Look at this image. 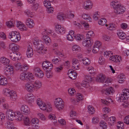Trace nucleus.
Segmentation results:
<instances>
[{
    "instance_id": "57",
    "label": "nucleus",
    "mask_w": 129,
    "mask_h": 129,
    "mask_svg": "<svg viewBox=\"0 0 129 129\" xmlns=\"http://www.w3.org/2000/svg\"><path fill=\"white\" fill-rule=\"evenodd\" d=\"M14 65L16 70H18L22 68V66L20 62H16L14 63Z\"/></svg>"
},
{
    "instance_id": "3",
    "label": "nucleus",
    "mask_w": 129,
    "mask_h": 129,
    "mask_svg": "<svg viewBox=\"0 0 129 129\" xmlns=\"http://www.w3.org/2000/svg\"><path fill=\"white\" fill-rule=\"evenodd\" d=\"M9 38L12 42H17L20 39V36L17 31H14L11 32L9 34Z\"/></svg>"
},
{
    "instance_id": "11",
    "label": "nucleus",
    "mask_w": 129,
    "mask_h": 129,
    "mask_svg": "<svg viewBox=\"0 0 129 129\" xmlns=\"http://www.w3.org/2000/svg\"><path fill=\"white\" fill-rule=\"evenodd\" d=\"M125 10V8L123 6L120 5L115 9L114 12L117 15L121 14L124 13Z\"/></svg>"
},
{
    "instance_id": "12",
    "label": "nucleus",
    "mask_w": 129,
    "mask_h": 129,
    "mask_svg": "<svg viewBox=\"0 0 129 129\" xmlns=\"http://www.w3.org/2000/svg\"><path fill=\"white\" fill-rule=\"evenodd\" d=\"M16 26L18 28L21 30H26L27 29V28L26 26L21 21H16Z\"/></svg>"
},
{
    "instance_id": "39",
    "label": "nucleus",
    "mask_w": 129,
    "mask_h": 129,
    "mask_svg": "<svg viewBox=\"0 0 129 129\" xmlns=\"http://www.w3.org/2000/svg\"><path fill=\"white\" fill-rule=\"evenodd\" d=\"M107 22V21L105 18H103L101 19L98 22V24L101 25L103 26L107 24L106 23Z\"/></svg>"
},
{
    "instance_id": "60",
    "label": "nucleus",
    "mask_w": 129,
    "mask_h": 129,
    "mask_svg": "<svg viewBox=\"0 0 129 129\" xmlns=\"http://www.w3.org/2000/svg\"><path fill=\"white\" fill-rule=\"evenodd\" d=\"M105 60L103 56H100L99 57L98 60V63L101 65H102L104 64Z\"/></svg>"
},
{
    "instance_id": "59",
    "label": "nucleus",
    "mask_w": 129,
    "mask_h": 129,
    "mask_svg": "<svg viewBox=\"0 0 129 129\" xmlns=\"http://www.w3.org/2000/svg\"><path fill=\"white\" fill-rule=\"evenodd\" d=\"M99 119L98 118L96 117H93L92 119V122L94 124L97 123L99 121Z\"/></svg>"
},
{
    "instance_id": "33",
    "label": "nucleus",
    "mask_w": 129,
    "mask_h": 129,
    "mask_svg": "<svg viewBox=\"0 0 129 129\" xmlns=\"http://www.w3.org/2000/svg\"><path fill=\"white\" fill-rule=\"evenodd\" d=\"M114 92V90L112 87L107 88L104 91L105 93L107 95H108L111 93H113Z\"/></svg>"
},
{
    "instance_id": "56",
    "label": "nucleus",
    "mask_w": 129,
    "mask_h": 129,
    "mask_svg": "<svg viewBox=\"0 0 129 129\" xmlns=\"http://www.w3.org/2000/svg\"><path fill=\"white\" fill-rule=\"evenodd\" d=\"M35 76L38 78H42L44 76V74L43 72L41 70L40 72L37 73H35Z\"/></svg>"
},
{
    "instance_id": "10",
    "label": "nucleus",
    "mask_w": 129,
    "mask_h": 129,
    "mask_svg": "<svg viewBox=\"0 0 129 129\" xmlns=\"http://www.w3.org/2000/svg\"><path fill=\"white\" fill-rule=\"evenodd\" d=\"M92 2L90 0H87L83 2L82 7L85 9H91L92 7Z\"/></svg>"
},
{
    "instance_id": "13",
    "label": "nucleus",
    "mask_w": 129,
    "mask_h": 129,
    "mask_svg": "<svg viewBox=\"0 0 129 129\" xmlns=\"http://www.w3.org/2000/svg\"><path fill=\"white\" fill-rule=\"evenodd\" d=\"M10 57L14 61L17 60L21 58L20 54L18 52L11 53Z\"/></svg>"
},
{
    "instance_id": "38",
    "label": "nucleus",
    "mask_w": 129,
    "mask_h": 129,
    "mask_svg": "<svg viewBox=\"0 0 129 129\" xmlns=\"http://www.w3.org/2000/svg\"><path fill=\"white\" fill-rule=\"evenodd\" d=\"M111 4L113 6L114 9L121 5L119 2L117 1H113L111 2Z\"/></svg>"
},
{
    "instance_id": "4",
    "label": "nucleus",
    "mask_w": 129,
    "mask_h": 129,
    "mask_svg": "<svg viewBox=\"0 0 129 129\" xmlns=\"http://www.w3.org/2000/svg\"><path fill=\"white\" fill-rule=\"evenodd\" d=\"M4 72L5 74L6 75L11 76H13L14 72L13 67L10 65L6 66L4 70Z\"/></svg>"
},
{
    "instance_id": "45",
    "label": "nucleus",
    "mask_w": 129,
    "mask_h": 129,
    "mask_svg": "<svg viewBox=\"0 0 129 129\" xmlns=\"http://www.w3.org/2000/svg\"><path fill=\"white\" fill-rule=\"evenodd\" d=\"M66 16H64V15L63 13H58L57 16V19L60 21H62L64 19Z\"/></svg>"
},
{
    "instance_id": "41",
    "label": "nucleus",
    "mask_w": 129,
    "mask_h": 129,
    "mask_svg": "<svg viewBox=\"0 0 129 129\" xmlns=\"http://www.w3.org/2000/svg\"><path fill=\"white\" fill-rule=\"evenodd\" d=\"M82 60L83 61V64L86 66L89 65L90 63V59L87 58H85L82 59Z\"/></svg>"
},
{
    "instance_id": "46",
    "label": "nucleus",
    "mask_w": 129,
    "mask_h": 129,
    "mask_svg": "<svg viewBox=\"0 0 129 129\" xmlns=\"http://www.w3.org/2000/svg\"><path fill=\"white\" fill-rule=\"evenodd\" d=\"M48 61H45L43 62L42 64V68L43 69L45 70H47L49 69Z\"/></svg>"
},
{
    "instance_id": "63",
    "label": "nucleus",
    "mask_w": 129,
    "mask_h": 129,
    "mask_svg": "<svg viewBox=\"0 0 129 129\" xmlns=\"http://www.w3.org/2000/svg\"><path fill=\"white\" fill-rule=\"evenodd\" d=\"M43 103H45L43 102L40 99H38L37 100V104L40 108V107H42L43 106Z\"/></svg>"
},
{
    "instance_id": "9",
    "label": "nucleus",
    "mask_w": 129,
    "mask_h": 129,
    "mask_svg": "<svg viewBox=\"0 0 129 129\" xmlns=\"http://www.w3.org/2000/svg\"><path fill=\"white\" fill-rule=\"evenodd\" d=\"M20 110L22 113L25 115H28L30 113V111L27 105H22L20 107Z\"/></svg>"
},
{
    "instance_id": "64",
    "label": "nucleus",
    "mask_w": 129,
    "mask_h": 129,
    "mask_svg": "<svg viewBox=\"0 0 129 129\" xmlns=\"http://www.w3.org/2000/svg\"><path fill=\"white\" fill-rule=\"evenodd\" d=\"M123 121L124 123L129 125V115L125 116L123 119Z\"/></svg>"
},
{
    "instance_id": "44",
    "label": "nucleus",
    "mask_w": 129,
    "mask_h": 129,
    "mask_svg": "<svg viewBox=\"0 0 129 129\" xmlns=\"http://www.w3.org/2000/svg\"><path fill=\"white\" fill-rule=\"evenodd\" d=\"M75 38L76 40L78 41H81L84 38V37L83 35L79 34L75 36Z\"/></svg>"
},
{
    "instance_id": "20",
    "label": "nucleus",
    "mask_w": 129,
    "mask_h": 129,
    "mask_svg": "<svg viewBox=\"0 0 129 129\" xmlns=\"http://www.w3.org/2000/svg\"><path fill=\"white\" fill-rule=\"evenodd\" d=\"M25 99L29 103H32L34 101L35 97L33 94H28L25 96Z\"/></svg>"
},
{
    "instance_id": "53",
    "label": "nucleus",
    "mask_w": 129,
    "mask_h": 129,
    "mask_svg": "<svg viewBox=\"0 0 129 129\" xmlns=\"http://www.w3.org/2000/svg\"><path fill=\"white\" fill-rule=\"evenodd\" d=\"M48 118L49 119L52 120H55V122L57 121L56 117L55 115L53 114H50L48 116Z\"/></svg>"
},
{
    "instance_id": "35",
    "label": "nucleus",
    "mask_w": 129,
    "mask_h": 129,
    "mask_svg": "<svg viewBox=\"0 0 129 129\" xmlns=\"http://www.w3.org/2000/svg\"><path fill=\"white\" fill-rule=\"evenodd\" d=\"M23 122L24 125L25 126H29L30 122L29 117L27 116H25L23 118Z\"/></svg>"
},
{
    "instance_id": "30",
    "label": "nucleus",
    "mask_w": 129,
    "mask_h": 129,
    "mask_svg": "<svg viewBox=\"0 0 129 129\" xmlns=\"http://www.w3.org/2000/svg\"><path fill=\"white\" fill-rule=\"evenodd\" d=\"M116 117L114 116H112L109 118L108 119V122L111 125H112L116 122Z\"/></svg>"
},
{
    "instance_id": "24",
    "label": "nucleus",
    "mask_w": 129,
    "mask_h": 129,
    "mask_svg": "<svg viewBox=\"0 0 129 129\" xmlns=\"http://www.w3.org/2000/svg\"><path fill=\"white\" fill-rule=\"evenodd\" d=\"M26 54L27 57L28 58L31 57L33 54V49L30 46H29L27 47Z\"/></svg>"
},
{
    "instance_id": "2",
    "label": "nucleus",
    "mask_w": 129,
    "mask_h": 129,
    "mask_svg": "<svg viewBox=\"0 0 129 129\" xmlns=\"http://www.w3.org/2000/svg\"><path fill=\"white\" fill-rule=\"evenodd\" d=\"M54 103L55 107L58 111H61L64 109V102L61 98H55Z\"/></svg>"
},
{
    "instance_id": "26",
    "label": "nucleus",
    "mask_w": 129,
    "mask_h": 129,
    "mask_svg": "<svg viewBox=\"0 0 129 129\" xmlns=\"http://www.w3.org/2000/svg\"><path fill=\"white\" fill-rule=\"evenodd\" d=\"M19 78L21 81L27 80L28 79V75L25 73H22L20 74Z\"/></svg>"
},
{
    "instance_id": "15",
    "label": "nucleus",
    "mask_w": 129,
    "mask_h": 129,
    "mask_svg": "<svg viewBox=\"0 0 129 129\" xmlns=\"http://www.w3.org/2000/svg\"><path fill=\"white\" fill-rule=\"evenodd\" d=\"M42 107H40V109L43 110H46L48 112L51 111L52 108L51 105L50 103H43Z\"/></svg>"
},
{
    "instance_id": "29",
    "label": "nucleus",
    "mask_w": 129,
    "mask_h": 129,
    "mask_svg": "<svg viewBox=\"0 0 129 129\" xmlns=\"http://www.w3.org/2000/svg\"><path fill=\"white\" fill-rule=\"evenodd\" d=\"M23 115L19 111L15 112V119L16 120L18 121H21L22 119Z\"/></svg>"
},
{
    "instance_id": "51",
    "label": "nucleus",
    "mask_w": 129,
    "mask_h": 129,
    "mask_svg": "<svg viewBox=\"0 0 129 129\" xmlns=\"http://www.w3.org/2000/svg\"><path fill=\"white\" fill-rule=\"evenodd\" d=\"M113 54V52L110 51H106L104 53V56L105 57L108 58L111 56Z\"/></svg>"
},
{
    "instance_id": "6",
    "label": "nucleus",
    "mask_w": 129,
    "mask_h": 129,
    "mask_svg": "<svg viewBox=\"0 0 129 129\" xmlns=\"http://www.w3.org/2000/svg\"><path fill=\"white\" fill-rule=\"evenodd\" d=\"M6 115L8 119L10 120H13L15 119V112L13 111L11 109L8 110L6 113Z\"/></svg>"
},
{
    "instance_id": "36",
    "label": "nucleus",
    "mask_w": 129,
    "mask_h": 129,
    "mask_svg": "<svg viewBox=\"0 0 129 129\" xmlns=\"http://www.w3.org/2000/svg\"><path fill=\"white\" fill-rule=\"evenodd\" d=\"M100 13L97 11L94 12L92 16L94 20H98L100 17Z\"/></svg>"
},
{
    "instance_id": "37",
    "label": "nucleus",
    "mask_w": 129,
    "mask_h": 129,
    "mask_svg": "<svg viewBox=\"0 0 129 129\" xmlns=\"http://www.w3.org/2000/svg\"><path fill=\"white\" fill-rule=\"evenodd\" d=\"M117 35L119 38L121 39H124L126 37L125 33L121 31H119L117 33Z\"/></svg>"
},
{
    "instance_id": "55",
    "label": "nucleus",
    "mask_w": 129,
    "mask_h": 129,
    "mask_svg": "<svg viewBox=\"0 0 129 129\" xmlns=\"http://www.w3.org/2000/svg\"><path fill=\"white\" fill-rule=\"evenodd\" d=\"M124 124L123 122L119 121L118 122L117 125V129H123Z\"/></svg>"
},
{
    "instance_id": "19",
    "label": "nucleus",
    "mask_w": 129,
    "mask_h": 129,
    "mask_svg": "<svg viewBox=\"0 0 129 129\" xmlns=\"http://www.w3.org/2000/svg\"><path fill=\"white\" fill-rule=\"evenodd\" d=\"M42 39L43 42L46 44L49 45L51 43V41L50 37L46 35H43Z\"/></svg>"
},
{
    "instance_id": "47",
    "label": "nucleus",
    "mask_w": 129,
    "mask_h": 129,
    "mask_svg": "<svg viewBox=\"0 0 129 129\" xmlns=\"http://www.w3.org/2000/svg\"><path fill=\"white\" fill-rule=\"evenodd\" d=\"M68 91L69 95L71 96H73L76 93L75 90L73 88H69L68 89Z\"/></svg>"
},
{
    "instance_id": "54",
    "label": "nucleus",
    "mask_w": 129,
    "mask_h": 129,
    "mask_svg": "<svg viewBox=\"0 0 129 129\" xmlns=\"http://www.w3.org/2000/svg\"><path fill=\"white\" fill-rule=\"evenodd\" d=\"M94 46L99 49L102 47V43L99 41H96L95 42L94 45Z\"/></svg>"
},
{
    "instance_id": "50",
    "label": "nucleus",
    "mask_w": 129,
    "mask_h": 129,
    "mask_svg": "<svg viewBox=\"0 0 129 129\" xmlns=\"http://www.w3.org/2000/svg\"><path fill=\"white\" fill-rule=\"evenodd\" d=\"M88 109L89 113L91 114H93L95 112L94 108L91 105H89L88 106Z\"/></svg>"
},
{
    "instance_id": "61",
    "label": "nucleus",
    "mask_w": 129,
    "mask_h": 129,
    "mask_svg": "<svg viewBox=\"0 0 129 129\" xmlns=\"http://www.w3.org/2000/svg\"><path fill=\"white\" fill-rule=\"evenodd\" d=\"M87 70L89 71V73L90 74H94L95 73L93 68L92 67L90 66L88 67L87 68Z\"/></svg>"
},
{
    "instance_id": "17",
    "label": "nucleus",
    "mask_w": 129,
    "mask_h": 129,
    "mask_svg": "<svg viewBox=\"0 0 129 129\" xmlns=\"http://www.w3.org/2000/svg\"><path fill=\"white\" fill-rule=\"evenodd\" d=\"M9 48L13 52H15L18 51L19 46L16 44L11 43L9 45Z\"/></svg>"
},
{
    "instance_id": "43",
    "label": "nucleus",
    "mask_w": 129,
    "mask_h": 129,
    "mask_svg": "<svg viewBox=\"0 0 129 129\" xmlns=\"http://www.w3.org/2000/svg\"><path fill=\"white\" fill-rule=\"evenodd\" d=\"M99 124L100 126L102 127L103 129H106L107 128V124L104 121H101Z\"/></svg>"
},
{
    "instance_id": "58",
    "label": "nucleus",
    "mask_w": 129,
    "mask_h": 129,
    "mask_svg": "<svg viewBox=\"0 0 129 129\" xmlns=\"http://www.w3.org/2000/svg\"><path fill=\"white\" fill-rule=\"evenodd\" d=\"M37 115L40 117L41 120L45 121L46 119V118L44 115L42 113H38L37 114Z\"/></svg>"
},
{
    "instance_id": "23",
    "label": "nucleus",
    "mask_w": 129,
    "mask_h": 129,
    "mask_svg": "<svg viewBox=\"0 0 129 129\" xmlns=\"http://www.w3.org/2000/svg\"><path fill=\"white\" fill-rule=\"evenodd\" d=\"M126 99V97H125L122 94H117L116 98V100L119 102H122L124 100Z\"/></svg>"
},
{
    "instance_id": "52",
    "label": "nucleus",
    "mask_w": 129,
    "mask_h": 129,
    "mask_svg": "<svg viewBox=\"0 0 129 129\" xmlns=\"http://www.w3.org/2000/svg\"><path fill=\"white\" fill-rule=\"evenodd\" d=\"M24 13L25 15L28 17H32L33 16V13L31 12L30 10H26L24 11Z\"/></svg>"
},
{
    "instance_id": "34",
    "label": "nucleus",
    "mask_w": 129,
    "mask_h": 129,
    "mask_svg": "<svg viewBox=\"0 0 129 129\" xmlns=\"http://www.w3.org/2000/svg\"><path fill=\"white\" fill-rule=\"evenodd\" d=\"M72 50L73 51H75L76 52H79L81 50L80 47L77 45H75L73 46Z\"/></svg>"
},
{
    "instance_id": "7",
    "label": "nucleus",
    "mask_w": 129,
    "mask_h": 129,
    "mask_svg": "<svg viewBox=\"0 0 129 129\" xmlns=\"http://www.w3.org/2000/svg\"><path fill=\"white\" fill-rule=\"evenodd\" d=\"M55 30L57 33L59 34H63L66 31V29L64 27L59 24L55 25Z\"/></svg>"
},
{
    "instance_id": "18",
    "label": "nucleus",
    "mask_w": 129,
    "mask_h": 129,
    "mask_svg": "<svg viewBox=\"0 0 129 129\" xmlns=\"http://www.w3.org/2000/svg\"><path fill=\"white\" fill-rule=\"evenodd\" d=\"M93 43V41L91 39H87L83 41L82 43L84 47H90L92 45Z\"/></svg>"
},
{
    "instance_id": "8",
    "label": "nucleus",
    "mask_w": 129,
    "mask_h": 129,
    "mask_svg": "<svg viewBox=\"0 0 129 129\" xmlns=\"http://www.w3.org/2000/svg\"><path fill=\"white\" fill-rule=\"evenodd\" d=\"M25 88L29 92H32L35 90L33 83L30 82L26 83L25 85Z\"/></svg>"
},
{
    "instance_id": "32",
    "label": "nucleus",
    "mask_w": 129,
    "mask_h": 129,
    "mask_svg": "<svg viewBox=\"0 0 129 129\" xmlns=\"http://www.w3.org/2000/svg\"><path fill=\"white\" fill-rule=\"evenodd\" d=\"M105 78V76L102 74H100L97 76L96 80L98 82H104Z\"/></svg>"
},
{
    "instance_id": "48",
    "label": "nucleus",
    "mask_w": 129,
    "mask_h": 129,
    "mask_svg": "<svg viewBox=\"0 0 129 129\" xmlns=\"http://www.w3.org/2000/svg\"><path fill=\"white\" fill-rule=\"evenodd\" d=\"M77 101L79 102L83 100V96L80 93H77L76 95Z\"/></svg>"
},
{
    "instance_id": "16",
    "label": "nucleus",
    "mask_w": 129,
    "mask_h": 129,
    "mask_svg": "<svg viewBox=\"0 0 129 129\" xmlns=\"http://www.w3.org/2000/svg\"><path fill=\"white\" fill-rule=\"evenodd\" d=\"M25 23L27 26L29 28H33L35 25L33 20L31 18H28L25 20Z\"/></svg>"
},
{
    "instance_id": "22",
    "label": "nucleus",
    "mask_w": 129,
    "mask_h": 129,
    "mask_svg": "<svg viewBox=\"0 0 129 129\" xmlns=\"http://www.w3.org/2000/svg\"><path fill=\"white\" fill-rule=\"evenodd\" d=\"M37 48L38 49V52L40 54L43 55L46 52L47 49L44 48L43 45H42L41 47H38Z\"/></svg>"
},
{
    "instance_id": "62",
    "label": "nucleus",
    "mask_w": 129,
    "mask_h": 129,
    "mask_svg": "<svg viewBox=\"0 0 129 129\" xmlns=\"http://www.w3.org/2000/svg\"><path fill=\"white\" fill-rule=\"evenodd\" d=\"M52 31L50 29H47L46 30H45L43 31L42 33V35H43L45 34V35H46V34H52Z\"/></svg>"
},
{
    "instance_id": "25",
    "label": "nucleus",
    "mask_w": 129,
    "mask_h": 129,
    "mask_svg": "<svg viewBox=\"0 0 129 129\" xmlns=\"http://www.w3.org/2000/svg\"><path fill=\"white\" fill-rule=\"evenodd\" d=\"M7 78L4 76H0V85L3 86L6 85L8 84Z\"/></svg>"
},
{
    "instance_id": "40",
    "label": "nucleus",
    "mask_w": 129,
    "mask_h": 129,
    "mask_svg": "<svg viewBox=\"0 0 129 129\" xmlns=\"http://www.w3.org/2000/svg\"><path fill=\"white\" fill-rule=\"evenodd\" d=\"M82 16L83 19H87L88 20L89 22L91 21V19L89 14L83 13L82 14Z\"/></svg>"
},
{
    "instance_id": "42",
    "label": "nucleus",
    "mask_w": 129,
    "mask_h": 129,
    "mask_svg": "<svg viewBox=\"0 0 129 129\" xmlns=\"http://www.w3.org/2000/svg\"><path fill=\"white\" fill-rule=\"evenodd\" d=\"M122 94L126 97V99L129 97V90L128 89H124L122 91Z\"/></svg>"
},
{
    "instance_id": "49",
    "label": "nucleus",
    "mask_w": 129,
    "mask_h": 129,
    "mask_svg": "<svg viewBox=\"0 0 129 129\" xmlns=\"http://www.w3.org/2000/svg\"><path fill=\"white\" fill-rule=\"evenodd\" d=\"M6 24L7 26L9 28H11L13 27L14 26V22L11 21H10L7 22Z\"/></svg>"
},
{
    "instance_id": "21",
    "label": "nucleus",
    "mask_w": 129,
    "mask_h": 129,
    "mask_svg": "<svg viewBox=\"0 0 129 129\" xmlns=\"http://www.w3.org/2000/svg\"><path fill=\"white\" fill-rule=\"evenodd\" d=\"M74 32L72 30H70L67 36V40L70 41H72L74 40Z\"/></svg>"
},
{
    "instance_id": "14",
    "label": "nucleus",
    "mask_w": 129,
    "mask_h": 129,
    "mask_svg": "<svg viewBox=\"0 0 129 129\" xmlns=\"http://www.w3.org/2000/svg\"><path fill=\"white\" fill-rule=\"evenodd\" d=\"M68 75L70 78L73 80L75 79L77 76V74L76 72L71 69L69 70L68 71Z\"/></svg>"
},
{
    "instance_id": "1",
    "label": "nucleus",
    "mask_w": 129,
    "mask_h": 129,
    "mask_svg": "<svg viewBox=\"0 0 129 129\" xmlns=\"http://www.w3.org/2000/svg\"><path fill=\"white\" fill-rule=\"evenodd\" d=\"M2 92L5 95L9 97L10 99L12 101H16L17 98L15 91L13 90H11L8 88H3Z\"/></svg>"
},
{
    "instance_id": "27",
    "label": "nucleus",
    "mask_w": 129,
    "mask_h": 129,
    "mask_svg": "<svg viewBox=\"0 0 129 129\" xmlns=\"http://www.w3.org/2000/svg\"><path fill=\"white\" fill-rule=\"evenodd\" d=\"M35 90L40 88L42 86V83L39 80H37L33 83Z\"/></svg>"
},
{
    "instance_id": "31",
    "label": "nucleus",
    "mask_w": 129,
    "mask_h": 129,
    "mask_svg": "<svg viewBox=\"0 0 129 129\" xmlns=\"http://www.w3.org/2000/svg\"><path fill=\"white\" fill-rule=\"evenodd\" d=\"M106 26L107 28L110 30H113L116 29V26L114 23H109L108 24H106Z\"/></svg>"
},
{
    "instance_id": "5",
    "label": "nucleus",
    "mask_w": 129,
    "mask_h": 129,
    "mask_svg": "<svg viewBox=\"0 0 129 129\" xmlns=\"http://www.w3.org/2000/svg\"><path fill=\"white\" fill-rule=\"evenodd\" d=\"M93 78L90 76L86 75L84 80L82 81L81 85L85 88H89V82L93 80Z\"/></svg>"
},
{
    "instance_id": "28",
    "label": "nucleus",
    "mask_w": 129,
    "mask_h": 129,
    "mask_svg": "<svg viewBox=\"0 0 129 129\" xmlns=\"http://www.w3.org/2000/svg\"><path fill=\"white\" fill-rule=\"evenodd\" d=\"M10 62V60L7 58L4 57L0 58V62L4 65L9 64Z\"/></svg>"
}]
</instances>
